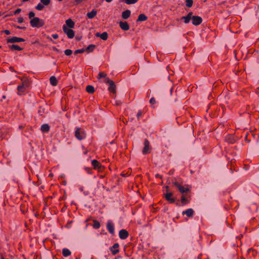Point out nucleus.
Instances as JSON below:
<instances>
[{"mask_svg":"<svg viewBox=\"0 0 259 259\" xmlns=\"http://www.w3.org/2000/svg\"><path fill=\"white\" fill-rule=\"evenodd\" d=\"M29 0H23V2H27V1H28Z\"/></svg>","mask_w":259,"mask_h":259,"instance_id":"51","label":"nucleus"},{"mask_svg":"<svg viewBox=\"0 0 259 259\" xmlns=\"http://www.w3.org/2000/svg\"><path fill=\"white\" fill-rule=\"evenodd\" d=\"M186 6L188 7H191L193 5V1L192 0H186Z\"/></svg>","mask_w":259,"mask_h":259,"instance_id":"34","label":"nucleus"},{"mask_svg":"<svg viewBox=\"0 0 259 259\" xmlns=\"http://www.w3.org/2000/svg\"><path fill=\"white\" fill-rule=\"evenodd\" d=\"M86 90L89 93H93L94 92V88L92 85H88Z\"/></svg>","mask_w":259,"mask_h":259,"instance_id":"27","label":"nucleus"},{"mask_svg":"<svg viewBox=\"0 0 259 259\" xmlns=\"http://www.w3.org/2000/svg\"><path fill=\"white\" fill-rule=\"evenodd\" d=\"M107 228L109 232L111 234H113L114 233V227L113 224L110 221H109L107 224Z\"/></svg>","mask_w":259,"mask_h":259,"instance_id":"11","label":"nucleus"},{"mask_svg":"<svg viewBox=\"0 0 259 259\" xmlns=\"http://www.w3.org/2000/svg\"><path fill=\"white\" fill-rule=\"evenodd\" d=\"M142 115V112L141 111H139L138 113H137V117L138 118H139Z\"/></svg>","mask_w":259,"mask_h":259,"instance_id":"44","label":"nucleus"},{"mask_svg":"<svg viewBox=\"0 0 259 259\" xmlns=\"http://www.w3.org/2000/svg\"><path fill=\"white\" fill-rule=\"evenodd\" d=\"M172 194L171 193H167L165 194L166 199L169 201L170 203H174L175 199L171 197Z\"/></svg>","mask_w":259,"mask_h":259,"instance_id":"16","label":"nucleus"},{"mask_svg":"<svg viewBox=\"0 0 259 259\" xmlns=\"http://www.w3.org/2000/svg\"><path fill=\"white\" fill-rule=\"evenodd\" d=\"M181 201L182 203H186V199L185 197L184 196H182V198H181Z\"/></svg>","mask_w":259,"mask_h":259,"instance_id":"40","label":"nucleus"},{"mask_svg":"<svg viewBox=\"0 0 259 259\" xmlns=\"http://www.w3.org/2000/svg\"><path fill=\"white\" fill-rule=\"evenodd\" d=\"M50 81L51 84L53 86H56L58 83V80L57 78L54 76L50 77Z\"/></svg>","mask_w":259,"mask_h":259,"instance_id":"21","label":"nucleus"},{"mask_svg":"<svg viewBox=\"0 0 259 259\" xmlns=\"http://www.w3.org/2000/svg\"><path fill=\"white\" fill-rule=\"evenodd\" d=\"M34 16H35V14H34V12H30L29 13V18H31V19H32V18H33L34 17H34Z\"/></svg>","mask_w":259,"mask_h":259,"instance_id":"36","label":"nucleus"},{"mask_svg":"<svg viewBox=\"0 0 259 259\" xmlns=\"http://www.w3.org/2000/svg\"><path fill=\"white\" fill-rule=\"evenodd\" d=\"M183 214H186L189 217H192L194 214V210L192 208H189L185 211H183Z\"/></svg>","mask_w":259,"mask_h":259,"instance_id":"14","label":"nucleus"},{"mask_svg":"<svg viewBox=\"0 0 259 259\" xmlns=\"http://www.w3.org/2000/svg\"><path fill=\"white\" fill-rule=\"evenodd\" d=\"M84 51V49H79V50H77L75 51V54H78V53H83V52Z\"/></svg>","mask_w":259,"mask_h":259,"instance_id":"37","label":"nucleus"},{"mask_svg":"<svg viewBox=\"0 0 259 259\" xmlns=\"http://www.w3.org/2000/svg\"><path fill=\"white\" fill-rule=\"evenodd\" d=\"M40 2L44 6H48L50 3V0H40Z\"/></svg>","mask_w":259,"mask_h":259,"instance_id":"33","label":"nucleus"},{"mask_svg":"<svg viewBox=\"0 0 259 259\" xmlns=\"http://www.w3.org/2000/svg\"><path fill=\"white\" fill-rule=\"evenodd\" d=\"M52 37L54 38V39H57L58 38V35L57 34H53L52 35Z\"/></svg>","mask_w":259,"mask_h":259,"instance_id":"43","label":"nucleus"},{"mask_svg":"<svg viewBox=\"0 0 259 259\" xmlns=\"http://www.w3.org/2000/svg\"><path fill=\"white\" fill-rule=\"evenodd\" d=\"M72 52L70 49H67L65 51V54L67 56H70L72 54Z\"/></svg>","mask_w":259,"mask_h":259,"instance_id":"35","label":"nucleus"},{"mask_svg":"<svg viewBox=\"0 0 259 259\" xmlns=\"http://www.w3.org/2000/svg\"><path fill=\"white\" fill-rule=\"evenodd\" d=\"M120 27L124 31L128 30L130 29L129 25L126 22H119Z\"/></svg>","mask_w":259,"mask_h":259,"instance_id":"12","label":"nucleus"},{"mask_svg":"<svg viewBox=\"0 0 259 259\" xmlns=\"http://www.w3.org/2000/svg\"><path fill=\"white\" fill-rule=\"evenodd\" d=\"M21 11L20 9H17L14 12V14L16 15L19 14Z\"/></svg>","mask_w":259,"mask_h":259,"instance_id":"42","label":"nucleus"},{"mask_svg":"<svg viewBox=\"0 0 259 259\" xmlns=\"http://www.w3.org/2000/svg\"><path fill=\"white\" fill-rule=\"evenodd\" d=\"M10 50L12 51H21L22 49L16 45H12L9 46Z\"/></svg>","mask_w":259,"mask_h":259,"instance_id":"19","label":"nucleus"},{"mask_svg":"<svg viewBox=\"0 0 259 259\" xmlns=\"http://www.w3.org/2000/svg\"><path fill=\"white\" fill-rule=\"evenodd\" d=\"M93 227L94 228L98 229L100 227V224L98 221H95L94 222Z\"/></svg>","mask_w":259,"mask_h":259,"instance_id":"32","label":"nucleus"},{"mask_svg":"<svg viewBox=\"0 0 259 259\" xmlns=\"http://www.w3.org/2000/svg\"><path fill=\"white\" fill-rule=\"evenodd\" d=\"M118 244L117 243L114 244L113 246H112V248L111 249V251L112 252L113 254H115L117 253L118 252L119 250L117 249L118 247Z\"/></svg>","mask_w":259,"mask_h":259,"instance_id":"22","label":"nucleus"},{"mask_svg":"<svg viewBox=\"0 0 259 259\" xmlns=\"http://www.w3.org/2000/svg\"><path fill=\"white\" fill-rule=\"evenodd\" d=\"M106 83H108L109 85L108 88L109 92L115 93L116 90V86L114 82L109 78H106Z\"/></svg>","mask_w":259,"mask_h":259,"instance_id":"5","label":"nucleus"},{"mask_svg":"<svg viewBox=\"0 0 259 259\" xmlns=\"http://www.w3.org/2000/svg\"><path fill=\"white\" fill-rule=\"evenodd\" d=\"M191 20L192 24L194 25H199L202 22V18L199 16L192 15Z\"/></svg>","mask_w":259,"mask_h":259,"instance_id":"8","label":"nucleus"},{"mask_svg":"<svg viewBox=\"0 0 259 259\" xmlns=\"http://www.w3.org/2000/svg\"><path fill=\"white\" fill-rule=\"evenodd\" d=\"M174 184L178 188L179 190L182 193L187 192L190 190V188L188 186L184 187L181 186L177 182H175Z\"/></svg>","mask_w":259,"mask_h":259,"instance_id":"6","label":"nucleus"},{"mask_svg":"<svg viewBox=\"0 0 259 259\" xmlns=\"http://www.w3.org/2000/svg\"><path fill=\"white\" fill-rule=\"evenodd\" d=\"M24 22V19L22 17H19L18 18V22L19 23H22Z\"/></svg>","mask_w":259,"mask_h":259,"instance_id":"38","label":"nucleus"},{"mask_svg":"<svg viewBox=\"0 0 259 259\" xmlns=\"http://www.w3.org/2000/svg\"><path fill=\"white\" fill-rule=\"evenodd\" d=\"M92 164L93 166H94V168H98L100 167V163L99 162L96 160H93L92 161Z\"/></svg>","mask_w":259,"mask_h":259,"instance_id":"26","label":"nucleus"},{"mask_svg":"<svg viewBox=\"0 0 259 259\" xmlns=\"http://www.w3.org/2000/svg\"><path fill=\"white\" fill-rule=\"evenodd\" d=\"M138 0H125V3L127 5L134 4L136 3Z\"/></svg>","mask_w":259,"mask_h":259,"instance_id":"31","label":"nucleus"},{"mask_svg":"<svg viewBox=\"0 0 259 259\" xmlns=\"http://www.w3.org/2000/svg\"><path fill=\"white\" fill-rule=\"evenodd\" d=\"M24 41V39L22 38L14 36L12 38H8L7 39V42L9 43H16L19 42H23Z\"/></svg>","mask_w":259,"mask_h":259,"instance_id":"7","label":"nucleus"},{"mask_svg":"<svg viewBox=\"0 0 259 259\" xmlns=\"http://www.w3.org/2000/svg\"><path fill=\"white\" fill-rule=\"evenodd\" d=\"M2 259H4V258H2Z\"/></svg>","mask_w":259,"mask_h":259,"instance_id":"54","label":"nucleus"},{"mask_svg":"<svg viewBox=\"0 0 259 259\" xmlns=\"http://www.w3.org/2000/svg\"><path fill=\"white\" fill-rule=\"evenodd\" d=\"M3 98L4 99H5L6 97H5V96H4L3 97Z\"/></svg>","mask_w":259,"mask_h":259,"instance_id":"53","label":"nucleus"},{"mask_svg":"<svg viewBox=\"0 0 259 259\" xmlns=\"http://www.w3.org/2000/svg\"><path fill=\"white\" fill-rule=\"evenodd\" d=\"M98 79L104 78V80L103 81L104 82L106 83V78H108L107 77V75L106 73H105L104 72H100L98 73Z\"/></svg>","mask_w":259,"mask_h":259,"instance_id":"17","label":"nucleus"},{"mask_svg":"<svg viewBox=\"0 0 259 259\" xmlns=\"http://www.w3.org/2000/svg\"><path fill=\"white\" fill-rule=\"evenodd\" d=\"M17 28H19V29H23V27H21L20 26H18Z\"/></svg>","mask_w":259,"mask_h":259,"instance_id":"50","label":"nucleus"},{"mask_svg":"<svg viewBox=\"0 0 259 259\" xmlns=\"http://www.w3.org/2000/svg\"><path fill=\"white\" fill-rule=\"evenodd\" d=\"M75 1L77 3H80L82 1V0H75Z\"/></svg>","mask_w":259,"mask_h":259,"instance_id":"48","label":"nucleus"},{"mask_svg":"<svg viewBox=\"0 0 259 259\" xmlns=\"http://www.w3.org/2000/svg\"><path fill=\"white\" fill-rule=\"evenodd\" d=\"M149 142L147 140H145L144 142V148L143 150V153L144 154H147L150 152V148L149 146Z\"/></svg>","mask_w":259,"mask_h":259,"instance_id":"9","label":"nucleus"},{"mask_svg":"<svg viewBox=\"0 0 259 259\" xmlns=\"http://www.w3.org/2000/svg\"><path fill=\"white\" fill-rule=\"evenodd\" d=\"M95 47V45H89V46L87 47V48L86 50H87V51H88V52H89V53H90V52H93V50H94V49Z\"/></svg>","mask_w":259,"mask_h":259,"instance_id":"29","label":"nucleus"},{"mask_svg":"<svg viewBox=\"0 0 259 259\" xmlns=\"http://www.w3.org/2000/svg\"><path fill=\"white\" fill-rule=\"evenodd\" d=\"M75 136L78 140H81L85 138L86 134L84 130L77 127L75 132Z\"/></svg>","mask_w":259,"mask_h":259,"instance_id":"2","label":"nucleus"},{"mask_svg":"<svg viewBox=\"0 0 259 259\" xmlns=\"http://www.w3.org/2000/svg\"><path fill=\"white\" fill-rule=\"evenodd\" d=\"M97 12L95 10H93L91 12L87 13V16L89 19H92L97 15Z\"/></svg>","mask_w":259,"mask_h":259,"instance_id":"18","label":"nucleus"},{"mask_svg":"<svg viewBox=\"0 0 259 259\" xmlns=\"http://www.w3.org/2000/svg\"><path fill=\"white\" fill-rule=\"evenodd\" d=\"M50 130V127L48 124H44L41 126V130L43 132H48Z\"/></svg>","mask_w":259,"mask_h":259,"instance_id":"24","label":"nucleus"},{"mask_svg":"<svg viewBox=\"0 0 259 259\" xmlns=\"http://www.w3.org/2000/svg\"><path fill=\"white\" fill-rule=\"evenodd\" d=\"M50 176L52 177V174H50Z\"/></svg>","mask_w":259,"mask_h":259,"instance_id":"52","label":"nucleus"},{"mask_svg":"<svg viewBox=\"0 0 259 259\" xmlns=\"http://www.w3.org/2000/svg\"><path fill=\"white\" fill-rule=\"evenodd\" d=\"M147 19V17L144 14H141L138 16L137 21H144Z\"/></svg>","mask_w":259,"mask_h":259,"instance_id":"23","label":"nucleus"},{"mask_svg":"<svg viewBox=\"0 0 259 259\" xmlns=\"http://www.w3.org/2000/svg\"><path fill=\"white\" fill-rule=\"evenodd\" d=\"M128 236V233L127 231L124 229L121 230L119 232V238L121 239H126Z\"/></svg>","mask_w":259,"mask_h":259,"instance_id":"10","label":"nucleus"},{"mask_svg":"<svg viewBox=\"0 0 259 259\" xmlns=\"http://www.w3.org/2000/svg\"><path fill=\"white\" fill-rule=\"evenodd\" d=\"M30 23L32 27L37 28L42 27L45 24L44 20L38 17H34L31 19Z\"/></svg>","mask_w":259,"mask_h":259,"instance_id":"1","label":"nucleus"},{"mask_svg":"<svg viewBox=\"0 0 259 259\" xmlns=\"http://www.w3.org/2000/svg\"><path fill=\"white\" fill-rule=\"evenodd\" d=\"M44 8V5L40 2L38 3L36 7V9L37 10L41 11Z\"/></svg>","mask_w":259,"mask_h":259,"instance_id":"30","label":"nucleus"},{"mask_svg":"<svg viewBox=\"0 0 259 259\" xmlns=\"http://www.w3.org/2000/svg\"><path fill=\"white\" fill-rule=\"evenodd\" d=\"M63 29L68 38H72L74 36V31L70 28H68L66 26H63Z\"/></svg>","mask_w":259,"mask_h":259,"instance_id":"4","label":"nucleus"},{"mask_svg":"<svg viewBox=\"0 0 259 259\" xmlns=\"http://www.w3.org/2000/svg\"><path fill=\"white\" fill-rule=\"evenodd\" d=\"M191 17L192 13H190L187 16L183 17L182 19L184 20L185 23H188L189 22L190 20H191Z\"/></svg>","mask_w":259,"mask_h":259,"instance_id":"20","label":"nucleus"},{"mask_svg":"<svg viewBox=\"0 0 259 259\" xmlns=\"http://www.w3.org/2000/svg\"><path fill=\"white\" fill-rule=\"evenodd\" d=\"M28 88V83L26 81L23 82L22 84L17 87L18 95H23Z\"/></svg>","mask_w":259,"mask_h":259,"instance_id":"3","label":"nucleus"},{"mask_svg":"<svg viewBox=\"0 0 259 259\" xmlns=\"http://www.w3.org/2000/svg\"><path fill=\"white\" fill-rule=\"evenodd\" d=\"M53 50H54L55 52H56L57 53H59V52H60V51H59L58 49L56 48L55 47H54V48H53Z\"/></svg>","mask_w":259,"mask_h":259,"instance_id":"45","label":"nucleus"},{"mask_svg":"<svg viewBox=\"0 0 259 259\" xmlns=\"http://www.w3.org/2000/svg\"><path fill=\"white\" fill-rule=\"evenodd\" d=\"M101 34V33H100L98 32V33H97L96 34V36H97V37H100Z\"/></svg>","mask_w":259,"mask_h":259,"instance_id":"46","label":"nucleus"},{"mask_svg":"<svg viewBox=\"0 0 259 259\" xmlns=\"http://www.w3.org/2000/svg\"><path fill=\"white\" fill-rule=\"evenodd\" d=\"M100 38L104 40H106L108 38L107 33L106 32H104L101 33Z\"/></svg>","mask_w":259,"mask_h":259,"instance_id":"28","label":"nucleus"},{"mask_svg":"<svg viewBox=\"0 0 259 259\" xmlns=\"http://www.w3.org/2000/svg\"><path fill=\"white\" fill-rule=\"evenodd\" d=\"M107 3L111 2L112 0H105Z\"/></svg>","mask_w":259,"mask_h":259,"instance_id":"49","label":"nucleus"},{"mask_svg":"<svg viewBox=\"0 0 259 259\" xmlns=\"http://www.w3.org/2000/svg\"><path fill=\"white\" fill-rule=\"evenodd\" d=\"M131 14V12L128 10L123 11L122 13V18L124 19H126L130 17Z\"/></svg>","mask_w":259,"mask_h":259,"instance_id":"15","label":"nucleus"},{"mask_svg":"<svg viewBox=\"0 0 259 259\" xmlns=\"http://www.w3.org/2000/svg\"><path fill=\"white\" fill-rule=\"evenodd\" d=\"M156 102L155 101V100L154 99V98H151L150 100V103L152 104H155Z\"/></svg>","mask_w":259,"mask_h":259,"instance_id":"39","label":"nucleus"},{"mask_svg":"<svg viewBox=\"0 0 259 259\" xmlns=\"http://www.w3.org/2000/svg\"><path fill=\"white\" fill-rule=\"evenodd\" d=\"M64 26H66L69 28H72L74 26V23L71 19H69L66 21V25Z\"/></svg>","mask_w":259,"mask_h":259,"instance_id":"13","label":"nucleus"},{"mask_svg":"<svg viewBox=\"0 0 259 259\" xmlns=\"http://www.w3.org/2000/svg\"><path fill=\"white\" fill-rule=\"evenodd\" d=\"M62 253L64 256H68L71 254V251L67 248H64L62 250Z\"/></svg>","mask_w":259,"mask_h":259,"instance_id":"25","label":"nucleus"},{"mask_svg":"<svg viewBox=\"0 0 259 259\" xmlns=\"http://www.w3.org/2000/svg\"><path fill=\"white\" fill-rule=\"evenodd\" d=\"M155 176H156V177H157V178H161V177H161V176H160V175H159V174H156V175H155Z\"/></svg>","mask_w":259,"mask_h":259,"instance_id":"47","label":"nucleus"},{"mask_svg":"<svg viewBox=\"0 0 259 259\" xmlns=\"http://www.w3.org/2000/svg\"><path fill=\"white\" fill-rule=\"evenodd\" d=\"M4 33H5L7 35H9L11 34V32L9 30H5L4 31H3Z\"/></svg>","mask_w":259,"mask_h":259,"instance_id":"41","label":"nucleus"}]
</instances>
